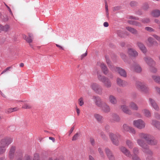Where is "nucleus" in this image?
<instances>
[{"label": "nucleus", "mask_w": 160, "mask_h": 160, "mask_svg": "<svg viewBox=\"0 0 160 160\" xmlns=\"http://www.w3.org/2000/svg\"><path fill=\"white\" fill-rule=\"evenodd\" d=\"M106 59L107 63L111 71L112 72H117L123 77H127L126 72L124 69L118 67H115L113 65H111V62L108 58L106 57Z\"/></svg>", "instance_id": "nucleus-1"}, {"label": "nucleus", "mask_w": 160, "mask_h": 160, "mask_svg": "<svg viewBox=\"0 0 160 160\" xmlns=\"http://www.w3.org/2000/svg\"><path fill=\"white\" fill-rule=\"evenodd\" d=\"M139 137L140 138H143L147 141V144L154 146L157 144L158 141L153 137L150 135L144 133H141L139 134Z\"/></svg>", "instance_id": "nucleus-2"}, {"label": "nucleus", "mask_w": 160, "mask_h": 160, "mask_svg": "<svg viewBox=\"0 0 160 160\" xmlns=\"http://www.w3.org/2000/svg\"><path fill=\"white\" fill-rule=\"evenodd\" d=\"M139 138L137 140V143L142 148V150L144 152L148 154H151L152 152L149 149V147L147 143H146L142 139L143 138H140L139 137Z\"/></svg>", "instance_id": "nucleus-3"}, {"label": "nucleus", "mask_w": 160, "mask_h": 160, "mask_svg": "<svg viewBox=\"0 0 160 160\" xmlns=\"http://www.w3.org/2000/svg\"><path fill=\"white\" fill-rule=\"evenodd\" d=\"M108 136L113 144L116 146L119 145V139L121 137V135L119 133L117 132L115 133L109 132Z\"/></svg>", "instance_id": "nucleus-4"}, {"label": "nucleus", "mask_w": 160, "mask_h": 160, "mask_svg": "<svg viewBox=\"0 0 160 160\" xmlns=\"http://www.w3.org/2000/svg\"><path fill=\"white\" fill-rule=\"evenodd\" d=\"M108 136L113 144L116 146L119 145V139L121 137V135L119 133L117 132L115 133L109 132Z\"/></svg>", "instance_id": "nucleus-5"}, {"label": "nucleus", "mask_w": 160, "mask_h": 160, "mask_svg": "<svg viewBox=\"0 0 160 160\" xmlns=\"http://www.w3.org/2000/svg\"><path fill=\"white\" fill-rule=\"evenodd\" d=\"M97 77L98 80L103 83L104 86L106 88H109L112 86V83L108 78L102 76L98 73L97 74Z\"/></svg>", "instance_id": "nucleus-6"}, {"label": "nucleus", "mask_w": 160, "mask_h": 160, "mask_svg": "<svg viewBox=\"0 0 160 160\" xmlns=\"http://www.w3.org/2000/svg\"><path fill=\"white\" fill-rule=\"evenodd\" d=\"M136 87L139 90L146 93L149 90L148 87L145 83L140 81H137L136 83Z\"/></svg>", "instance_id": "nucleus-7"}, {"label": "nucleus", "mask_w": 160, "mask_h": 160, "mask_svg": "<svg viewBox=\"0 0 160 160\" xmlns=\"http://www.w3.org/2000/svg\"><path fill=\"white\" fill-rule=\"evenodd\" d=\"M13 138L10 137H5L2 139L0 142V145H3L5 148L11 143L13 141Z\"/></svg>", "instance_id": "nucleus-8"}, {"label": "nucleus", "mask_w": 160, "mask_h": 160, "mask_svg": "<svg viewBox=\"0 0 160 160\" xmlns=\"http://www.w3.org/2000/svg\"><path fill=\"white\" fill-rule=\"evenodd\" d=\"M133 124L135 127L139 129L144 128L146 125L145 122L141 119L134 121Z\"/></svg>", "instance_id": "nucleus-9"}, {"label": "nucleus", "mask_w": 160, "mask_h": 160, "mask_svg": "<svg viewBox=\"0 0 160 160\" xmlns=\"http://www.w3.org/2000/svg\"><path fill=\"white\" fill-rule=\"evenodd\" d=\"M91 88L97 93L100 94L102 93V88L98 84L96 83H93L91 85Z\"/></svg>", "instance_id": "nucleus-10"}, {"label": "nucleus", "mask_w": 160, "mask_h": 160, "mask_svg": "<svg viewBox=\"0 0 160 160\" xmlns=\"http://www.w3.org/2000/svg\"><path fill=\"white\" fill-rule=\"evenodd\" d=\"M92 99L93 100L96 105L100 108L102 106L104 102H102L100 97L94 96L92 97Z\"/></svg>", "instance_id": "nucleus-11"}, {"label": "nucleus", "mask_w": 160, "mask_h": 160, "mask_svg": "<svg viewBox=\"0 0 160 160\" xmlns=\"http://www.w3.org/2000/svg\"><path fill=\"white\" fill-rule=\"evenodd\" d=\"M144 62L149 66H151L154 65L155 62L151 58L146 56L143 58Z\"/></svg>", "instance_id": "nucleus-12"}, {"label": "nucleus", "mask_w": 160, "mask_h": 160, "mask_svg": "<svg viewBox=\"0 0 160 160\" xmlns=\"http://www.w3.org/2000/svg\"><path fill=\"white\" fill-rule=\"evenodd\" d=\"M149 101V104L155 110L158 111L159 110V108L154 99L152 98H150Z\"/></svg>", "instance_id": "nucleus-13"}, {"label": "nucleus", "mask_w": 160, "mask_h": 160, "mask_svg": "<svg viewBox=\"0 0 160 160\" xmlns=\"http://www.w3.org/2000/svg\"><path fill=\"white\" fill-rule=\"evenodd\" d=\"M105 152L109 160H115L114 157L109 149L108 148H105Z\"/></svg>", "instance_id": "nucleus-14"}, {"label": "nucleus", "mask_w": 160, "mask_h": 160, "mask_svg": "<svg viewBox=\"0 0 160 160\" xmlns=\"http://www.w3.org/2000/svg\"><path fill=\"white\" fill-rule=\"evenodd\" d=\"M147 44L149 47L153 45H157L158 44L157 42L154 41L153 38L151 37H149L148 38Z\"/></svg>", "instance_id": "nucleus-15"}, {"label": "nucleus", "mask_w": 160, "mask_h": 160, "mask_svg": "<svg viewBox=\"0 0 160 160\" xmlns=\"http://www.w3.org/2000/svg\"><path fill=\"white\" fill-rule=\"evenodd\" d=\"M102 110L106 112H108L110 111V108L109 105L105 102H104L102 106L101 107Z\"/></svg>", "instance_id": "nucleus-16"}, {"label": "nucleus", "mask_w": 160, "mask_h": 160, "mask_svg": "<svg viewBox=\"0 0 160 160\" xmlns=\"http://www.w3.org/2000/svg\"><path fill=\"white\" fill-rule=\"evenodd\" d=\"M102 70L104 74L106 75L108 73V70L106 65L103 63H102L100 65Z\"/></svg>", "instance_id": "nucleus-17"}, {"label": "nucleus", "mask_w": 160, "mask_h": 160, "mask_svg": "<svg viewBox=\"0 0 160 160\" xmlns=\"http://www.w3.org/2000/svg\"><path fill=\"white\" fill-rule=\"evenodd\" d=\"M117 84L120 86L124 87L127 84V82L122 80L119 78H117Z\"/></svg>", "instance_id": "nucleus-18"}, {"label": "nucleus", "mask_w": 160, "mask_h": 160, "mask_svg": "<svg viewBox=\"0 0 160 160\" xmlns=\"http://www.w3.org/2000/svg\"><path fill=\"white\" fill-rule=\"evenodd\" d=\"M137 45L140 49L144 53H146L147 51L146 48L144 45L141 42H138Z\"/></svg>", "instance_id": "nucleus-19"}, {"label": "nucleus", "mask_w": 160, "mask_h": 160, "mask_svg": "<svg viewBox=\"0 0 160 160\" xmlns=\"http://www.w3.org/2000/svg\"><path fill=\"white\" fill-rule=\"evenodd\" d=\"M132 68L136 72L140 73L141 72L142 69L141 67L138 64L136 63L132 67Z\"/></svg>", "instance_id": "nucleus-20"}, {"label": "nucleus", "mask_w": 160, "mask_h": 160, "mask_svg": "<svg viewBox=\"0 0 160 160\" xmlns=\"http://www.w3.org/2000/svg\"><path fill=\"white\" fill-rule=\"evenodd\" d=\"M121 108L123 112L126 114H129V107L126 105H123L121 106Z\"/></svg>", "instance_id": "nucleus-21"}, {"label": "nucleus", "mask_w": 160, "mask_h": 160, "mask_svg": "<svg viewBox=\"0 0 160 160\" xmlns=\"http://www.w3.org/2000/svg\"><path fill=\"white\" fill-rule=\"evenodd\" d=\"M15 151V147L13 146L10 149L9 154V157L10 159H12L14 158Z\"/></svg>", "instance_id": "nucleus-22"}, {"label": "nucleus", "mask_w": 160, "mask_h": 160, "mask_svg": "<svg viewBox=\"0 0 160 160\" xmlns=\"http://www.w3.org/2000/svg\"><path fill=\"white\" fill-rule=\"evenodd\" d=\"M120 149L126 156L129 157L130 155L129 151L125 147H122L120 148Z\"/></svg>", "instance_id": "nucleus-23"}, {"label": "nucleus", "mask_w": 160, "mask_h": 160, "mask_svg": "<svg viewBox=\"0 0 160 160\" xmlns=\"http://www.w3.org/2000/svg\"><path fill=\"white\" fill-rule=\"evenodd\" d=\"M151 15L154 17H158L160 16V10L158 9L153 10L151 12Z\"/></svg>", "instance_id": "nucleus-24"}, {"label": "nucleus", "mask_w": 160, "mask_h": 160, "mask_svg": "<svg viewBox=\"0 0 160 160\" xmlns=\"http://www.w3.org/2000/svg\"><path fill=\"white\" fill-rule=\"evenodd\" d=\"M108 99L109 102L112 104L115 105L117 103V100L113 95H110Z\"/></svg>", "instance_id": "nucleus-25"}, {"label": "nucleus", "mask_w": 160, "mask_h": 160, "mask_svg": "<svg viewBox=\"0 0 160 160\" xmlns=\"http://www.w3.org/2000/svg\"><path fill=\"white\" fill-rule=\"evenodd\" d=\"M94 117L95 119L99 122H102L103 120L102 116L100 114H95L94 115Z\"/></svg>", "instance_id": "nucleus-26"}, {"label": "nucleus", "mask_w": 160, "mask_h": 160, "mask_svg": "<svg viewBox=\"0 0 160 160\" xmlns=\"http://www.w3.org/2000/svg\"><path fill=\"white\" fill-rule=\"evenodd\" d=\"M1 32H7L10 30V25L8 24H6L4 26L2 25Z\"/></svg>", "instance_id": "nucleus-27"}, {"label": "nucleus", "mask_w": 160, "mask_h": 160, "mask_svg": "<svg viewBox=\"0 0 160 160\" xmlns=\"http://www.w3.org/2000/svg\"><path fill=\"white\" fill-rule=\"evenodd\" d=\"M152 124L156 128L159 130H160V122L156 120H152Z\"/></svg>", "instance_id": "nucleus-28"}, {"label": "nucleus", "mask_w": 160, "mask_h": 160, "mask_svg": "<svg viewBox=\"0 0 160 160\" xmlns=\"http://www.w3.org/2000/svg\"><path fill=\"white\" fill-rule=\"evenodd\" d=\"M138 55V53L135 49L131 48V58H135Z\"/></svg>", "instance_id": "nucleus-29"}, {"label": "nucleus", "mask_w": 160, "mask_h": 160, "mask_svg": "<svg viewBox=\"0 0 160 160\" xmlns=\"http://www.w3.org/2000/svg\"><path fill=\"white\" fill-rule=\"evenodd\" d=\"M134 19L136 20L137 19V18L131 16V24L139 26L140 25L139 23L133 20Z\"/></svg>", "instance_id": "nucleus-30"}, {"label": "nucleus", "mask_w": 160, "mask_h": 160, "mask_svg": "<svg viewBox=\"0 0 160 160\" xmlns=\"http://www.w3.org/2000/svg\"><path fill=\"white\" fill-rule=\"evenodd\" d=\"M142 112L143 114L147 117H149L151 116V113L148 110L144 109L142 110Z\"/></svg>", "instance_id": "nucleus-31"}, {"label": "nucleus", "mask_w": 160, "mask_h": 160, "mask_svg": "<svg viewBox=\"0 0 160 160\" xmlns=\"http://www.w3.org/2000/svg\"><path fill=\"white\" fill-rule=\"evenodd\" d=\"M113 120L115 122H119L120 120V118L117 114H114L112 115Z\"/></svg>", "instance_id": "nucleus-32"}, {"label": "nucleus", "mask_w": 160, "mask_h": 160, "mask_svg": "<svg viewBox=\"0 0 160 160\" xmlns=\"http://www.w3.org/2000/svg\"><path fill=\"white\" fill-rule=\"evenodd\" d=\"M152 78L153 80L157 83L160 84V77L159 76L153 75Z\"/></svg>", "instance_id": "nucleus-33"}, {"label": "nucleus", "mask_w": 160, "mask_h": 160, "mask_svg": "<svg viewBox=\"0 0 160 160\" xmlns=\"http://www.w3.org/2000/svg\"><path fill=\"white\" fill-rule=\"evenodd\" d=\"M32 35H29V37H27L24 35L23 36V38L26 40V41L28 43H31L32 41Z\"/></svg>", "instance_id": "nucleus-34"}, {"label": "nucleus", "mask_w": 160, "mask_h": 160, "mask_svg": "<svg viewBox=\"0 0 160 160\" xmlns=\"http://www.w3.org/2000/svg\"><path fill=\"white\" fill-rule=\"evenodd\" d=\"M123 129L124 132H126L129 131L130 129V128L127 124H125L123 126Z\"/></svg>", "instance_id": "nucleus-35"}, {"label": "nucleus", "mask_w": 160, "mask_h": 160, "mask_svg": "<svg viewBox=\"0 0 160 160\" xmlns=\"http://www.w3.org/2000/svg\"><path fill=\"white\" fill-rule=\"evenodd\" d=\"M131 108L132 110H137L138 109V107L137 105L134 103H131Z\"/></svg>", "instance_id": "nucleus-36"}, {"label": "nucleus", "mask_w": 160, "mask_h": 160, "mask_svg": "<svg viewBox=\"0 0 160 160\" xmlns=\"http://www.w3.org/2000/svg\"><path fill=\"white\" fill-rule=\"evenodd\" d=\"M6 150V148L3 145H0V154L4 153Z\"/></svg>", "instance_id": "nucleus-37"}, {"label": "nucleus", "mask_w": 160, "mask_h": 160, "mask_svg": "<svg viewBox=\"0 0 160 160\" xmlns=\"http://www.w3.org/2000/svg\"><path fill=\"white\" fill-rule=\"evenodd\" d=\"M78 103L80 106H82L84 105V102L83 101V99L82 97H81L78 100Z\"/></svg>", "instance_id": "nucleus-38"}, {"label": "nucleus", "mask_w": 160, "mask_h": 160, "mask_svg": "<svg viewBox=\"0 0 160 160\" xmlns=\"http://www.w3.org/2000/svg\"><path fill=\"white\" fill-rule=\"evenodd\" d=\"M32 107L31 105L27 103H25L22 106V108L26 109H30Z\"/></svg>", "instance_id": "nucleus-39"}, {"label": "nucleus", "mask_w": 160, "mask_h": 160, "mask_svg": "<svg viewBox=\"0 0 160 160\" xmlns=\"http://www.w3.org/2000/svg\"><path fill=\"white\" fill-rule=\"evenodd\" d=\"M79 136V133H76L73 137L72 138V141H75L78 138Z\"/></svg>", "instance_id": "nucleus-40"}, {"label": "nucleus", "mask_w": 160, "mask_h": 160, "mask_svg": "<svg viewBox=\"0 0 160 160\" xmlns=\"http://www.w3.org/2000/svg\"><path fill=\"white\" fill-rule=\"evenodd\" d=\"M105 11H106V17L107 18H108L109 17L108 10V4L106 3H105Z\"/></svg>", "instance_id": "nucleus-41"}, {"label": "nucleus", "mask_w": 160, "mask_h": 160, "mask_svg": "<svg viewBox=\"0 0 160 160\" xmlns=\"http://www.w3.org/2000/svg\"><path fill=\"white\" fill-rule=\"evenodd\" d=\"M145 29L146 30L149 32H153L155 31V30L149 27H146Z\"/></svg>", "instance_id": "nucleus-42"}, {"label": "nucleus", "mask_w": 160, "mask_h": 160, "mask_svg": "<svg viewBox=\"0 0 160 160\" xmlns=\"http://www.w3.org/2000/svg\"><path fill=\"white\" fill-rule=\"evenodd\" d=\"M150 70L151 72L154 73H156L157 71V69L156 68L154 67H150Z\"/></svg>", "instance_id": "nucleus-43"}, {"label": "nucleus", "mask_w": 160, "mask_h": 160, "mask_svg": "<svg viewBox=\"0 0 160 160\" xmlns=\"http://www.w3.org/2000/svg\"><path fill=\"white\" fill-rule=\"evenodd\" d=\"M98 151L99 152L101 157H103L104 156V155L103 152L101 148H98Z\"/></svg>", "instance_id": "nucleus-44"}, {"label": "nucleus", "mask_w": 160, "mask_h": 160, "mask_svg": "<svg viewBox=\"0 0 160 160\" xmlns=\"http://www.w3.org/2000/svg\"><path fill=\"white\" fill-rule=\"evenodd\" d=\"M155 118L157 119H160V114L158 113H155L154 114Z\"/></svg>", "instance_id": "nucleus-45"}, {"label": "nucleus", "mask_w": 160, "mask_h": 160, "mask_svg": "<svg viewBox=\"0 0 160 160\" xmlns=\"http://www.w3.org/2000/svg\"><path fill=\"white\" fill-rule=\"evenodd\" d=\"M133 152L135 155H136L138 153V149L137 148H134L133 150Z\"/></svg>", "instance_id": "nucleus-46"}, {"label": "nucleus", "mask_w": 160, "mask_h": 160, "mask_svg": "<svg viewBox=\"0 0 160 160\" xmlns=\"http://www.w3.org/2000/svg\"><path fill=\"white\" fill-rule=\"evenodd\" d=\"M100 135L103 139L104 140L106 139V136L103 132H101L100 133Z\"/></svg>", "instance_id": "nucleus-47"}, {"label": "nucleus", "mask_w": 160, "mask_h": 160, "mask_svg": "<svg viewBox=\"0 0 160 160\" xmlns=\"http://www.w3.org/2000/svg\"><path fill=\"white\" fill-rule=\"evenodd\" d=\"M142 22L144 23H148L150 22V20L148 18H144L142 19Z\"/></svg>", "instance_id": "nucleus-48"}, {"label": "nucleus", "mask_w": 160, "mask_h": 160, "mask_svg": "<svg viewBox=\"0 0 160 160\" xmlns=\"http://www.w3.org/2000/svg\"><path fill=\"white\" fill-rule=\"evenodd\" d=\"M155 91L160 95V88L157 86H156L155 87Z\"/></svg>", "instance_id": "nucleus-49"}, {"label": "nucleus", "mask_w": 160, "mask_h": 160, "mask_svg": "<svg viewBox=\"0 0 160 160\" xmlns=\"http://www.w3.org/2000/svg\"><path fill=\"white\" fill-rule=\"evenodd\" d=\"M39 154L38 153H35L34 154L33 160H38Z\"/></svg>", "instance_id": "nucleus-50"}, {"label": "nucleus", "mask_w": 160, "mask_h": 160, "mask_svg": "<svg viewBox=\"0 0 160 160\" xmlns=\"http://www.w3.org/2000/svg\"><path fill=\"white\" fill-rule=\"evenodd\" d=\"M152 36L155 38L157 40L160 42V37L156 35L153 34L152 35Z\"/></svg>", "instance_id": "nucleus-51"}, {"label": "nucleus", "mask_w": 160, "mask_h": 160, "mask_svg": "<svg viewBox=\"0 0 160 160\" xmlns=\"http://www.w3.org/2000/svg\"><path fill=\"white\" fill-rule=\"evenodd\" d=\"M120 9V7L119 6H116L114 7L113 8V11H114L118 10Z\"/></svg>", "instance_id": "nucleus-52"}, {"label": "nucleus", "mask_w": 160, "mask_h": 160, "mask_svg": "<svg viewBox=\"0 0 160 160\" xmlns=\"http://www.w3.org/2000/svg\"><path fill=\"white\" fill-rule=\"evenodd\" d=\"M87 53L86 52L85 53L83 54L81 56V59H83L87 55Z\"/></svg>", "instance_id": "nucleus-53"}, {"label": "nucleus", "mask_w": 160, "mask_h": 160, "mask_svg": "<svg viewBox=\"0 0 160 160\" xmlns=\"http://www.w3.org/2000/svg\"><path fill=\"white\" fill-rule=\"evenodd\" d=\"M131 32H132V33L135 34L137 33L136 30L134 29L133 28H131Z\"/></svg>", "instance_id": "nucleus-54"}, {"label": "nucleus", "mask_w": 160, "mask_h": 160, "mask_svg": "<svg viewBox=\"0 0 160 160\" xmlns=\"http://www.w3.org/2000/svg\"><path fill=\"white\" fill-rule=\"evenodd\" d=\"M133 160H141L137 156H135L132 157Z\"/></svg>", "instance_id": "nucleus-55"}, {"label": "nucleus", "mask_w": 160, "mask_h": 160, "mask_svg": "<svg viewBox=\"0 0 160 160\" xmlns=\"http://www.w3.org/2000/svg\"><path fill=\"white\" fill-rule=\"evenodd\" d=\"M12 112V108H8L6 111V112L8 113H10Z\"/></svg>", "instance_id": "nucleus-56"}, {"label": "nucleus", "mask_w": 160, "mask_h": 160, "mask_svg": "<svg viewBox=\"0 0 160 160\" xmlns=\"http://www.w3.org/2000/svg\"><path fill=\"white\" fill-rule=\"evenodd\" d=\"M8 18L7 16H5V17H4L3 18H2V20L4 22L7 21L8 20Z\"/></svg>", "instance_id": "nucleus-57"}, {"label": "nucleus", "mask_w": 160, "mask_h": 160, "mask_svg": "<svg viewBox=\"0 0 160 160\" xmlns=\"http://www.w3.org/2000/svg\"><path fill=\"white\" fill-rule=\"evenodd\" d=\"M137 4V3L134 1H132L131 2V6H133Z\"/></svg>", "instance_id": "nucleus-58"}, {"label": "nucleus", "mask_w": 160, "mask_h": 160, "mask_svg": "<svg viewBox=\"0 0 160 160\" xmlns=\"http://www.w3.org/2000/svg\"><path fill=\"white\" fill-rule=\"evenodd\" d=\"M11 68L10 67H8L7 68L5 69L4 71H2V72L1 74H2L5 72H6L7 71H8L9 70V69Z\"/></svg>", "instance_id": "nucleus-59"}, {"label": "nucleus", "mask_w": 160, "mask_h": 160, "mask_svg": "<svg viewBox=\"0 0 160 160\" xmlns=\"http://www.w3.org/2000/svg\"><path fill=\"white\" fill-rule=\"evenodd\" d=\"M103 26L105 27H107L109 26V24L107 22H105L103 23Z\"/></svg>", "instance_id": "nucleus-60"}, {"label": "nucleus", "mask_w": 160, "mask_h": 160, "mask_svg": "<svg viewBox=\"0 0 160 160\" xmlns=\"http://www.w3.org/2000/svg\"><path fill=\"white\" fill-rule=\"evenodd\" d=\"M126 144L128 147L130 146V141L129 140H128L126 141Z\"/></svg>", "instance_id": "nucleus-61"}, {"label": "nucleus", "mask_w": 160, "mask_h": 160, "mask_svg": "<svg viewBox=\"0 0 160 160\" xmlns=\"http://www.w3.org/2000/svg\"><path fill=\"white\" fill-rule=\"evenodd\" d=\"M154 22L156 23L159 24L160 23V21L158 19H156L154 20Z\"/></svg>", "instance_id": "nucleus-62"}, {"label": "nucleus", "mask_w": 160, "mask_h": 160, "mask_svg": "<svg viewBox=\"0 0 160 160\" xmlns=\"http://www.w3.org/2000/svg\"><path fill=\"white\" fill-rule=\"evenodd\" d=\"M136 132L135 130L131 128V133H132L133 134H135Z\"/></svg>", "instance_id": "nucleus-63"}, {"label": "nucleus", "mask_w": 160, "mask_h": 160, "mask_svg": "<svg viewBox=\"0 0 160 160\" xmlns=\"http://www.w3.org/2000/svg\"><path fill=\"white\" fill-rule=\"evenodd\" d=\"M89 160H95L93 158L92 156L89 155Z\"/></svg>", "instance_id": "nucleus-64"}]
</instances>
